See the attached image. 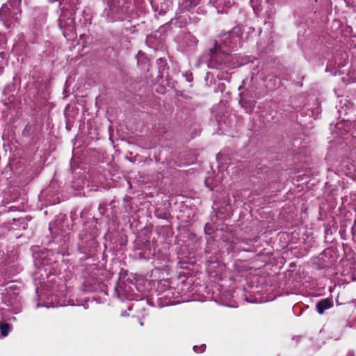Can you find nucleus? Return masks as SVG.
I'll list each match as a JSON object with an SVG mask.
<instances>
[{
    "label": "nucleus",
    "instance_id": "f257e3e1",
    "mask_svg": "<svg viewBox=\"0 0 356 356\" xmlns=\"http://www.w3.org/2000/svg\"><path fill=\"white\" fill-rule=\"evenodd\" d=\"M332 305H333L331 301H330L328 299H324L320 301L316 305L318 312L320 314H322L325 309L332 307Z\"/></svg>",
    "mask_w": 356,
    "mask_h": 356
},
{
    "label": "nucleus",
    "instance_id": "f03ea898",
    "mask_svg": "<svg viewBox=\"0 0 356 356\" xmlns=\"http://www.w3.org/2000/svg\"><path fill=\"white\" fill-rule=\"evenodd\" d=\"M9 326L8 324H3L0 326V330L3 337H6L8 334Z\"/></svg>",
    "mask_w": 356,
    "mask_h": 356
}]
</instances>
